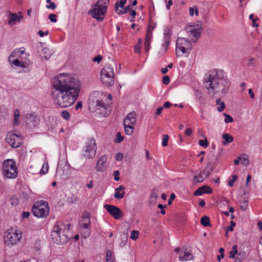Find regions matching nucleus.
<instances>
[{"instance_id":"nucleus-1","label":"nucleus","mask_w":262,"mask_h":262,"mask_svg":"<svg viewBox=\"0 0 262 262\" xmlns=\"http://www.w3.org/2000/svg\"><path fill=\"white\" fill-rule=\"evenodd\" d=\"M52 88V98L55 105L60 108H67L77 100L81 84L73 75L61 73L54 78Z\"/></svg>"},{"instance_id":"nucleus-2","label":"nucleus","mask_w":262,"mask_h":262,"mask_svg":"<svg viewBox=\"0 0 262 262\" xmlns=\"http://www.w3.org/2000/svg\"><path fill=\"white\" fill-rule=\"evenodd\" d=\"M204 84L205 88L211 89L214 93H225L228 90L230 82L222 71L213 69L205 75Z\"/></svg>"},{"instance_id":"nucleus-3","label":"nucleus","mask_w":262,"mask_h":262,"mask_svg":"<svg viewBox=\"0 0 262 262\" xmlns=\"http://www.w3.org/2000/svg\"><path fill=\"white\" fill-rule=\"evenodd\" d=\"M70 226L69 223L64 224L61 221L58 222L53 227L51 232V238L56 244L64 245L70 238Z\"/></svg>"},{"instance_id":"nucleus-4","label":"nucleus","mask_w":262,"mask_h":262,"mask_svg":"<svg viewBox=\"0 0 262 262\" xmlns=\"http://www.w3.org/2000/svg\"><path fill=\"white\" fill-rule=\"evenodd\" d=\"M17 169L15 161L13 159H7L4 161L3 174L7 179H14L17 176Z\"/></svg>"},{"instance_id":"nucleus-5","label":"nucleus","mask_w":262,"mask_h":262,"mask_svg":"<svg viewBox=\"0 0 262 262\" xmlns=\"http://www.w3.org/2000/svg\"><path fill=\"white\" fill-rule=\"evenodd\" d=\"M22 54H24L25 58H26L27 54L25 53V50H21L20 49L15 50L11 53L9 58L10 61H11V58L12 57H19L20 55ZM12 63H13L16 67H20L25 69H27L28 71L29 70L31 67V62L29 60L26 59H25L24 60H23L16 58V59L12 61Z\"/></svg>"},{"instance_id":"nucleus-6","label":"nucleus","mask_w":262,"mask_h":262,"mask_svg":"<svg viewBox=\"0 0 262 262\" xmlns=\"http://www.w3.org/2000/svg\"><path fill=\"white\" fill-rule=\"evenodd\" d=\"M101 81L106 86H111L114 83V69L110 65H106L101 71Z\"/></svg>"},{"instance_id":"nucleus-7","label":"nucleus","mask_w":262,"mask_h":262,"mask_svg":"<svg viewBox=\"0 0 262 262\" xmlns=\"http://www.w3.org/2000/svg\"><path fill=\"white\" fill-rule=\"evenodd\" d=\"M32 212L37 217H46L49 213L47 202L40 200L36 202L33 206Z\"/></svg>"},{"instance_id":"nucleus-8","label":"nucleus","mask_w":262,"mask_h":262,"mask_svg":"<svg viewBox=\"0 0 262 262\" xmlns=\"http://www.w3.org/2000/svg\"><path fill=\"white\" fill-rule=\"evenodd\" d=\"M21 233L18 230L12 228L8 229L5 236V242L8 245H15L20 239Z\"/></svg>"},{"instance_id":"nucleus-9","label":"nucleus","mask_w":262,"mask_h":262,"mask_svg":"<svg viewBox=\"0 0 262 262\" xmlns=\"http://www.w3.org/2000/svg\"><path fill=\"white\" fill-rule=\"evenodd\" d=\"M96 150L95 140L93 138H91L85 146L83 156L86 159L93 158L96 155Z\"/></svg>"},{"instance_id":"nucleus-10","label":"nucleus","mask_w":262,"mask_h":262,"mask_svg":"<svg viewBox=\"0 0 262 262\" xmlns=\"http://www.w3.org/2000/svg\"><path fill=\"white\" fill-rule=\"evenodd\" d=\"M191 42L189 39L178 37L177 40L176 50H180L183 54H189L191 50Z\"/></svg>"},{"instance_id":"nucleus-11","label":"nucleus","mask_w":262,"mask_h":262,"mask_svg":"<svg viewBox=\"0 0 262 262\" xmlns=\"http://www.w3.org/2000/svg\"><path fill=\"white\" fill-rule=\"evenodd\" d=\"M106 8L105 6H93L92 9H91L88 13L91 15V16L96 19L99 21H102L103 19V17L102 15H104L106 12Z\"/></svg>"},{"instance_id":"nucleus-12","label":"nucleus","mask_w":262,"mask_h":262,"mask_svg":"<svg viewBox=\"0 0 262 262\" xmlns=\"http://www.w3.org/2000/svg\"><path fill=\"white\" fill-rule=\"evenodd\" d=\"M213 168L211 165V163H208L203 170L200 171L198 176L195 175L193 177V182L194 183L202 182L205 179L209 176Z\"/></svg>"},{"instance_id":"nucleus-13","label":"nucleus","mask_w":262,"mask_h":262,"mask_svg":"<svg viewBox=\"0 0 262 262\" xmlns=\"http://www.w3.org/2000/svg\"><path fill=\"white\" fill-rule=\"evenodd\" d=\"M7 143L13 148H17L22 143L21 137L14 133H9L6 138Z\"/></svg>"},{"instance_id":"nucleus-14","label":"nucleus","mask_w":262,"mask_h":262,"mask_svg":"<svg viewBox=\"0 0 262 262\" xmlns=\"http://www.w3.org/2000/svg\"><path fill=\"white\" fill-rule=\"evenodd\" d=\"M95 112L104 116H108L110 113V109L108 105H106L103 101L97 100L96 102V108Z\"/></svg>"},{"instance_id":"nucleus-15","label":"nucleus","mask_w":262,"mask_h":262,"mask_svg":"<svg viewBox=\"0 0 262 262\" xmlns=\"http://www.w3.org/2000/svg\"><path fill=\"white\" fill-rule=\"evenodd\" d=\"M104 208L115 219H119L123 216L122 211L116 206L106 204L104 206Z\"/></svg>"},{"instance_id":"nucleus-16","label":"nucleus","mask_w":262,"mask_h":262,"mask_svg":"<svg viewBox=\"0 0 262 262\" xmlns=\"http://www.w3.org/2000/svg\"><path fill=\"white\" fill-rule=\"evenodd\" d=\"M107 161L106 155L102 156L97 162L96 166V170L98 171L103 172L105 169V163Z\"/></svg>"},{"instance_id":"nucleus-17","label":"nucleus","mask_w":262,"mask_h":262,"mask_svg":"<svg viewBox=\"0 0 262 262\" xmlns=\"http://www.w3.org/2000/svg\"><path fill=\"white\" fill-rule=\"evenodd\" d=\"M136 114L135 112H132L128 114L125 117L124 120V123H125L127 125H134L136 122Z\"/></svg>"},{"instance_id":"nucleus-18","label":"nucleus","mask_w":262,"mask_h":262,"mask_svg":"<svg viewBox=\"0 0 262 262\" xmlns=\"http://www.w3.org/2000/svg\"><path fill=\"white\" fill-rule=\"evenodd\" d=\"M83 223H82L81 224V228L83 229L86 230V236H89L90 234L91 225L89 215H86V216L83 217Z\"/></svg>"},{"instance_id":"nucleus-19","label":"nucleus","mask_w":262,"mask_h":262,"mask_svg":"<svg viewBox=\"0 0 262 262\" xmlns=\"http://www.w3.org/2000/svg\"><path fill=\"white\" fill-rule=\"evenodd\" d=\"M125 187L123 185H120L119 187L115 189L114 197L117 200H121L125 195Z\"/></svg>"},{"instance_id":"nucleus-20","label":"nucleus","mask_w":262,"mask_h":262,"mask_svg":"<svg viewBox=\"0 0 262 262\" xmlns=\"http://www.w3.org/2000/svg\"><path fill=\"white\" fill-rule=\"evenodd\" d=\"M200 34L201 31L195 30L191 28L188 31V36L193 42H196L199 39Z\"/></svg>"},{"instance_id":"nucleus-21","label":"nucleus","mask_w":262,"mask_h":262,"mask_svg":"<svg viewBox=\"0 0 262 262\" xmlns=\"http://www.w3.org/2000/svg\"><path fill=\"white\" fill-rule=\"evenodd\" d=\"M23 17V15L18 16L16 14L11 13V15L8 23L9 25L13 26L16 24L17 21H20V19H22Z\"/></svg>"},{"instance_id":"nucleus-22","label":"nucleus","mask_w":262,"mask_h":262,"mask_svg":"<svg viewBox=\"0 0 262 262\" xmlns=\"http://www.w3.org/2000/svg\"><path fill=\"white\" fill-rule=\"evenodd\" d=\"M179 253V259L182 261H187L192 258L191 254L188 252H185L183 255V252H181Z\"/></svg>"},{"instance_id":"nucleus-23","label":"nucleus","mask_w":262,"mask_h":262,"mask_svg":"<svg viewBox=\"0 0 262 262\" xmlns=\"http://www.w3.org/2000/svg\"><path fill=\"white\" fill-rule=\"evenodd\" d=\"M27 119L28 121H29L30 122H32V125L34 126L36 125L38 122H39L38 117L36 115L34 114H29L27 116Z\"/></svg>"},{"instance_id":"nucleus-24","label":"nucleus","mask_w":262,"mask_h":262,"mask_svg":"<svg viewBox=\"0 0 262 262\" xmlns=\"http://www.w3.org/2000/svg\"><path fill=\"white\" fill-rule=\"evenodd\" d=\"M222 138L224 140V141L223 142V144L224 145H226L228 144L231 143L233 141V137L228 134H223L222 135Z\"/></svg>"},{"instance_id":"nucleus-25","label":"nucleus","mask_w":262,"mask_h":262,"mask_svg":"<svg viewBox=\"0 0 262 262\" xmlns=\"http://www.w3.org/2000/svg\"><path fill=\"white\" fill-rule=\"evenodd\" d=\"M201 224L204 227H211V224L210 223V219L207 216H204L202 217L201 220Z\"/></svg>"},{"instance_id":"nucleus-26","label":"nucleus","mask_w":262,"mask_h":262,"mask_svg":"<svg viewBox=\"0 0 262 262\" xmlns=\"http://www.w3.org/2000/svg\"><path fill=\"white\" fill-rule=\"evenodd\" d=\"M124 131L126 135H131L134 131V127L132 124H126L124 123Z\"/></svg>"},{"instance_id":"nucleus-27","label":"nucleus","mask_w":262,"mask_h":262,"mask_svg":"<svg viewBox=\"0 0 262 262\" xmlns=\"http://www.w3.org/2000/svg\"><path fill=\"white\" fill-rule=\"evenodd\" d=\"M20 117V112L18 109H16L14 113L13 124L17 126L19 123V118Z\"/></svg>"},{"instance_id":"nucleus-28","label":"nucleus","mask_w":262,"mask_h":262,"mask_svg":"<svg viewBox=\"0 0 262 262\" xmlns=\"http://www.w3.org/2000/svg\"><path fill=\"white\" fill-rule=\"evenodd\" d=\"M216 105H220V106L217 107V110L219 112H222L225 108V104L224 102H222L220 99H217L216 100Z\"/></svg>"},{"instance_id":"nucleus-29","label":"nucleus","mask_w":262,"mask_h":262,"mask_svg":"<svg viewBox=\"0 0 262 262\" xmlns=\"http://www.w3.org/2000/svg\"><path fill=\"white\" fill-rule=\"evenodd\" d=\"M123 9H119L116 8L115 10V12L119 15L126 14L128 11L130 10V6H127L126 7L122 8Z\"/></svg>"},{"instance_id":"nucleus-30","label":"nucleus","mask_w":262,"mask_h":262,"mask_svg":"<svg viewBox=\"0 0 262 262\" xmlns=\"http://www.w3.org/2000/svg\"><path fill=\"white\" fill-rule=\"evenodd\" d=\"M110 2L109 0H98L96 3L95 4V6H100L102 7L105 6L107 9V5H108Z\"/></svg>"},{"instance_id":"nucleus-31","label":"nucleus","mask_w":262,"mask_h":262,"mask_svg":"<svg viewBox=\"0 0 262 262\" xmlns=\"http://www.w3.org/2000/svg\"><path fill=\"white\" fill-rule=\"evenodd\" d=\"M237 253V246L234 245L232 247L231 251L229 253V257L234 258L235 255Z\"/></svg>"},{"instance_id":"nucleus-32","label":"nucleus","mask_w":262,"mask_h":262,"mask_svg":"<svg viewBox=\"0 0 262 262\" xmlns=\"http://www.w3.org/2000/svg\"><path fill=\"white\" fill-rule=\"evenodd\" d=\"M206 186H203L200 188H199L198 189H196L194 192V195L195 196H199L202 195L203 193H204V192L203 191V189L206 188Z\"/></svg>"},{"instance_id":"nucleus-33","label":"nucleus","mask_w":262,"mask_h":262,"mask_svg":"<svg viewBox=\"0 0 262 262\" xmlns=\"http://www.w3.org/2000/svg\"><path fill=\"white\" fill-rule=\"evenodd\" d=\"M126 3V0H120L119 2H117L115 4V9L119 8H123L124 6Z\"/></svg>"},{"instance_id":"nucleus-34","label":"nucleus","mask_w":262,"mask_h":262,"mask_svg":"<svg viewBox=\"0 0 262 262\" xmlns=\"http://www.w3.org/2000/svg\"><path fill=\"white\" fill-rule=\"evenodd\" d=\"M159 193V190L158 189L154 188L152 190L150 198L151 199L156 200L158 198V195Z\"/></svg>"},{"instance_id":"nucleus-35","label":"nucleus","mask_w":262,"mask_h":262,"mask_svg":"<svg viewBox=\"0 0 262 262\" xmlns=\"http://www.w3.org/2000/svg\"><path fill=\"white\" fill-rule=\"evenodd\" d=\"M223 115L225 117V119L224 120V121L225 123H231L233 122V118L230 116V115L226 114L225 113H223Z\"/></svg>"},{"instance_id":"nucleus-36","label":"nucleus","mask_w":262,"mask_h":262,"mask_svg":"<svg viewBox=\"0 0 262 262\" xmlns=\"http://www.w3.org/2000/svg\"><path fill=\"white\" fill-rule=\"evenodd\" d=\"M151 38H152V30L148 27L147 33H146V38H145V41H150L151 40Z\"/></svg>"},{"instance_id":"nucleus-37","label":"nucleus","mask_w":262,"mask_h":262,"mask_svg":"<svg viewBox=\"0 0 262 262\" xmlns=\"http://www.w3.org/2000/svg\"><path fill=\"white\" fill-rule=\"evenodd\" d=\"M139 235V232L136 230H133L131 232L130 238L133 240H136Z\"/></svg>"},{"instance_id":"nucleus-38","label":"nucleus","mask_w":262,"mask_h":262,"mask_svg":"<svg viewBox=\"0 0 262 262\" xmlns=\"http://www.w3.org/2000/svg\"><path fill=\"white\" fill-rule=\"evenodd\" d=\"M202 24L201 21L198 22V23L195 25H194L193 26H191L190 28L192 29L197 31H200L202 29Z\"/></svg>"},{"instance_id":"nucleus-39","label":"nucleus","mask_w":262,"mask_h":262,"mask_svg":"<svg viewBox=\"0 0 262 262\" xmlns=\"http://www.w3.org/2000/svg\"><path fill=\"white\" fill-rule=\"evenodd\" d=\"M169 140V136L167 135H164L163 136L162 145L163 146H166L168 144Z\"/></svg>"},{"instance_id":"nucleus-40","label":"nucleus","mask_w":262,"mask_h":262,"mask_svg":"<svg viewBox=\"0 0 262 262\" xmlns=\"http://www.w3.org/2000/svg\"><path fill=\"white\" fill-rule=\"evenodd\" d=\"M61 116L63 118H64L66 120H68L70 118V113L68 111H63L61 113Z\"/></svg>"},{"instance_id":"nucleus-41","label":"nucleus","mask_w":262,"mask_h":262,"mask_svg":"<svg viewBox=\"0 0 262 262\" xmlns=\"http://www.w3.org/2000/svg\"><path fill=\"white\" fill-rule=\"evenodd\" d=\"M171 36L170 31L169 29H166L164 31V40H170Z\"/></svg>"},{"instance_id":"nucleus-42","label":"nucleus","mask_w":262,"mask_h":262,"mask_svg":"<svg viewBox=\"0 0 262 262\" xmlns=\"http://www.w3.org/2000/svg\"><path fill=\"white\" fill-rule=\"evenodd\" d=\"M237 179V175H233L232 176V179H230L228 181V185L230 186V187H232L233 186V184L236 181Z\"/></svg>"},{"instance_id":"nucleus-43","label":"nucleus","mask_w":262,"mask_h":262,"mask_svg":"<svg viewBox=\"0 0 262 262\" xmlns=\"http://www.w3.org/2000/svg\"><path fill=\"white\" fill-rule=\"evenodd\" d=\"M124 139V137L121 136L120 132H118L116 135V139H115V142L116 143H120Z\"/></svg>"},{"instance_id":"nucleus-44","label":"nucleus","mask_w":262,"mask_h":262,"mask_svg":"<svg viewBox=\"0 0 262 262\" xmlns=\"http://www.w3.org/2000/svg\"><path fill=\"white\" fill-rule=\"evenodd\" d=\"M199 144L200 146L206 147L208 145V142L206 138L205 140H200L199 142Z\"/></svg>"},{"instance_id":"nucleus-45","label":"nucleus","mask_w":262,"mask_h":262,"mask_svg":"<svg viewBox=\"0 0 262 262\" xmlns=\"http://www.w3.org/2000/svg\"><path fill=\"white\" fill-rule=\"evenodd\" d=\"M48 168H49L48 164L47 163H45L42 166L40 172L42 174L46 173L47 172V171H48Z\"/></svg>"},{"instance_id":"nucleus-46","label":"nucleus","mask_w":262,"mask_h":262,"mask_svg":"<svg viewBox=\"0 0 262 262\" xmlns=\"http://www.w3.org/2000/svg\"><path fill=\"white\" fill-rule=\"evenodd\" d=\"M49 19L52 23H56L57 21V15L55 14L52 13L49 14Z\"/></svg>"},{"instance_id":"nucleus-47","label":"nucleus","mask_w":262,"mask_h":262,"mask_svg":"<svg viewBox=\"0 0 262 262\" xmlns=\"http://www.w3.org/2000/svg\"><path fill=\"white\" fill-rule=\"evenodd\" d=\"M150 41H145L144 42V50L145 52L148 53L150 49Z\"/></svg>"},{"instance_id":"nucleus-48","label":"nucleus","mask_w":262,"mask_h":262,"mask_svg":"<svg viewBox=\"0 0 262 262\" xmlns=\"http://www.w3.org/2000/svg\"><path fill=\"white\" fill-rule=\"evenodd\" d=\"M162 81L163 83L165 84H169L170 83V79L169 76L166 75L163 76L162 78Z\"/></svg>"},{"instance_id":"nucleus-49","label":"nucleus","mask_w":262,"mask_h":262,"mask_svg":"<svg viewBox=\"0 0 262 262\" xmlns=\"http://www.w3.org/2000/svg\"><path fill=\"white\" fill-rule=\"evenodd\" d=\"M102 59V56L100 55H98L93 58V61L99 63Z\"/></svg>"},{"instance_id":"nucleus-50","label":"nucleus","mask_w":262,"mask_h":262,"mask_svg":"<svg viewBox=\"0 0 262 262\" xmlns=\"http://www.w3.org/2000/svg\"><path fill=\"white\" fill-rule=\"evenodd\" d=\"M123 158V155L120 152L117 153L115 155V159L117 161H121Z\"/></svg>"},{"instance_id":"nucleus-51","label":"nucleus","mask_w":262,"mask_h":262,"mask_svg":"<svg viewBox=\"0 0 262 262\" xmlns=\"http://www.w3.org/2000/svg\"><path fill=\"white\" fill-rule=\"evenodd\" d=\"M56 5L53 2H52L50 5H48L46 6V8L47 9H51L52 10L55 9L56 8Z\"/></svg>"},{"instance_id":"nucleus-52","label":"nucleus","mask_w":262,"mask_h":262,"mask_svg":"<svg viewBox=\"0 0 262 262\" xmlns=\"http://www.w3.org/2000/svg\"><path fill=\"white\" fill-rule=\"evenodd\" d=\"M49 33V32L48 30H47L45 32H43L41 30H39L38 32V34L39 35V36L40 37H43L45 35H48Z\"/></svg>"},{"instance_id":"nucleus-53","label":"nucleus","mask_w":262,"mask_h":262,"mask_svg":"<svg viewBox=\"0 0 262 262\" xmlns=\"http://www.w3.org/2000/svg\"><path fill=\"white\" fill-rule=\"evenodd\" d=\"M113 254L112 250H107L106 253V259L113 257Z\"/></svg>"},{"instance_id":"nucleus-54","label":"nucleus","mask_w":262,"mask_h":262,"mask_svg":"<svg viewBox=\"0 0 262 262\" xmlns=\"http://www.w3.org/2000/svg\"><path fill=\"white\" fill-rule=\"evenodd\" d=\"M235 226V223L233 221H231L230 226L228 228V231H232Z\"/></svg>"},{"instance_id":"nucleus-55","label":"nucleus","mask_w":262,"mask_h":262,"mask_svg":"<svg viewBox=\"0 0 262 262\" xmlns=\"http://www.w3.org/2000/svg\"><path fill=\"white\" fill-rule=\"evenodd\" d=\"M206 188H204L203 189V191L204 192V193H212V189L210 187H208V186H206Z\"/></svg>"},{"instance_id":"nucleus-56","label":"nucleus","mask_w":262,"mask_h":262,"mask_svg":"<svg viewBox=\"0 0 262 262\" xmlns=\"http://www.w3.org/2000/svg\"><path fill=\"white\" fill-rule=\"evenodd\" d=\"M176 198V195L174 193H172L170 195V198L168 200V204L170 205L172 201H173Z\"/></svg>"},{"instance_id":"nucleus-57","label":"nucleus","mask_w":262,"mask_h":262,"mask_svg":"<svg viewBox=\"0 0 262 262\" xmlns=\"http://www.w3.org/2000/svg\"><path fill=\"white\" fill-rule=\"evenodd\" d=\"M121 239H122V244H121V246H123L125 245L127 242V239L126 236L124 235V237H122Z\"/></svg>"},{"instance_id":"nucleus-58","label":"nucleus","mask_w":262,"mask_h":262,"mask_svg":"<svg viewBox=\"0 0 262 262\" xmlns=\"http://www.w3.org/2000/svg\"><path fill=\"white\" fill-rule=\"evenodd\" d=\"M191 134H192V130H191V128H188L186 129L185 132V136H190L191 135Z\"/></svg>"},{"instance_id":"nucleus-59","label":"nucleus","mask_w":262,"mask_h":262,"mask_svg":"<svg viewBox=\"0 0 262 262\" xmlns=\"http://www.w3.org/2000/svg\"><path fill=\"white\" fill-rule=\"evenodd\" d=\"M141 47L139 45H137L134 47V51L135 53H140Z\"/></svg>"},{"instance_id":"nucleus-60","label":"nucleus","mask_w":262,"mask_h":262,"mask_svg":"<svg viewBox=\"0 0 262 262\" xmlns=\"http://www.w3.org/2000/svg\"><path fill=\"white\" fill-rule=\"evenodd\" d=\"M170 43V40H164L163 43V47L165 48V50H167V48L169 46Z\"/></svg>"},{"instance_id":"nucleus-61","label":"nucleus","mask_w":262,"mask_h":262,"mask_svg":"<svg viewBox=\"0 0 262 262\" xmlns=\"http://www.w3.org/2000/svg\"><path fill=\"white\" fill-rule=\"evenodd\" d=\"M242 163L243 164L247 165L249 163V160L247 158H244L243 159L241 158Z\"/></svg>"},{"instance_id":"nucleus-62","label":"nucleus","mask_w":262,"mask_h":262,"mask_svg":"<svg viewBox=\"0 0 262 262\" xmlns=\"http://www.w3.org/2000/svg\"><path fill=\"white\" fill-rule=\"evenodd\" d=\"M119 174V172L118 170H116L114 172V180L116 181H118L120 179L119 177H117L118 175Z\"/></svg>"},{"instance_id":"nucleus-63","label":"nucleus","mask_w":262,"mask_h":262,"mask_svg":"<svg viewBox=\"0 0 262 262\" xmlns=\"http://www.w3.org/2000/svg\"><path fill=\"white\" fill-rule=\"evenodd\" d=\"M171 106H172V104L169 101H167L164 103L163 108H169Z\"/></svg>"},{"instance_id":"nucleus-64","label":"nucleus","mask_w":262,"mask_h":262,"mask_svg":"<svg viewBox=\"0 0 262 262\" xmlns=\"http://www.w3.org/2000/svg\"><path fill=\"white\" fill-rule=\"evenodd\" d=\"M30 215L29 212L24 211L22 213V216L23 218H28Z\"/></svg>"}]
</instances>
